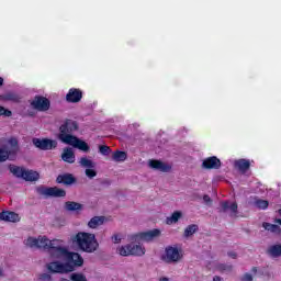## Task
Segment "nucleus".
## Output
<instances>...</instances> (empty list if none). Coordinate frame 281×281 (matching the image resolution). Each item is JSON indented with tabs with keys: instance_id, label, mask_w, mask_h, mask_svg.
<instances>
[{
	"instance_id": "1",
	"label": "nucleus",
	"mask_w": 281,
	"mask_h": 281,
	"mask_svg": "<svg viewBox=\"0 0 281 281\" xmlns=\"http://www.w3.org/2000/svg\"><path fill=\"white\" fill-rule=\"evenodd\" d=\"M78 128H80V126L77 121L67 119L64 124L59 126L58 139L61 140L63 144H68V146L82 150V153H89V144L77 136H74Z\"/></svg>"
},
{
	"instance_id": "2",
	"label": "nucleus",
	"mask_w": 281,
	"mask_h": 281,
	"mask_svg": "<svg viewBox=\"0 0 281 281\" xmlns=\"http://www.w3.org/2000/svg\"><path fill=\"white\" fill-rule=\"evenodd\" d=\"M72 241L86 254H93L100 247L98 239H95V234L91 233L79 232L74 236Z\"/></svg>"
},
{
	"instance_id": "3",
	"label": "nucleus",
	"mask_w": 281,
	"mask_h": 281,
	"mask_svg": "<svg viewBox=\"0 0 281 281\" xmlns=\"http://www.w3.org/2000/svg\"><path fill=\"white\" fill-rule=\"evenodd\" d=\"M183 258V252L178 247L168 246L165 249V254L161 255L162 262L166 265H177Z\"/></svg>"
},
{
	"instance_id": "4",
	"label": "nucleus",
	"mask_w": 281,
	"mask_h": 281,
	"mask_svg": "<svg viewBox=\"0 0 281 281\" xmlns=\"http://www.w3.org/2000/svg\"><path fill=\"white\" fill-rule=\"evenodd\" d=\"M160 236H161V231H159L158 228H154L151 231L132 234L128 236V238L132 243H139V240H144L145 243H150V240H155V238H159Z\"/></svg>"
},
{
	"instance_id": "5",
	"label": "nucleus",
	"mask_w": 281,
	"mask_h": 281,
	"mask_svg": "<svg viewBox=\"0 0 281 281\" xmlns=\"http://www.w3.org/2000/svg\"><path fill=\"white\" fill-rule=\"evenodd\" d=\"M49 254L52 258H57L60 260V258L67 259V256H69V250L66 247H63V240L59 239H53V243L49 245Z\"/></svg>"
},
{
	"instance_id": "6",
	"label": "nucleus",
	"mask_w": 281,
	"mask_h": 281,
	"mask_svg": "<svg viewBox=\"0 0 281 281\" xmlns=\"http://www.w3.org/2000/svg\"><path fill=\"white\" fill-rule=\"evenodd\" d=\"M117 254L120 256H144L146 254V249L137 244H127L125 246H121L117 248Z\"/></svg>"
},
{
	"instance_id": "7",
	"label": "nucleus",
	"mask_w": 281,
	"mask_h": 281,
	"mask_svg": "<svg viewBox=\"0 0 281 281\" xmlns=\"http://www.w3.org/2000/svg\"><path fill=\"white\" fill-rule=\"evenodd\" d=\"M37 192L42 196H52L54 199H63L67 196V191L65 189H60L58 187H38Z\"/></svg>"
},
{
	"instance_id": "8",
	"label": "nucleus",
	"mask_w": 281,
	"mask_h": 281,
	"mask_svg": "<svg viewBox=\"0 0 281 281\" xmlns=\"http://www.w3.org/2000/svg\"><path fill=\"white\" fill-rule=\"evenodd\" d=\"M54 243V240H49L47 237H29L25 240L26 247H36L37 249H47L49 251V246Z\"/></svg>"
},
{
	"instance_id": "9",
	"label": "nucleus",
	"mask_w": 281,
	"mask_h": 281,
	"mask_svg": "<svg viewBox=\"0 0 281 281\" xmlns=\"http://www.w3.org/2000/svg\"><path fill=\"white\" fill-rule=\"evenodd\" d=\"M33 146L40 150H54L58 147V142L49 138H33Z\"/></svg>"
},
{
	"instance_id": "10",
	"label": "nucleus",
	"mask_w": 281,
	"mask_h": 281,
	"mask_svg": "<svg viewBox=\"0 0 281 281\" xmlns=\"http://www.w3.org/2000/svg\"><path fill=\"white\" fill-rule=\"evenodd\" d=\"M50 273H71L74 268L69 263H60V261H53L47 265Z\"/></svg>"
},
{
	"instance_id": "11",
	"label": "nucleus",
	"mask_w": 281,
	"mask_h": 281,
	"mask_svg": "<svg viewBox=\"0 0 281 281\" xmlns=\"http://www.w3.org/2000/svg\"><path fill=\"white\" fill-rule=\"evenodd\" d=\"M31 106L35 109V111H49V106H52V102L49 99L43 95H35L31 101Z\"/></svg>"
},
{
	"instance_id": "12",
	"label": "nucleus",
	"mask_w": 281,
	"mask_h": 281,
	"mask_svg": "<svg viewBox=\"0 0 281 281\" xmlns=\"http://www.w3.org/2000/svg\"><path fill=\"white\" fill-rule=\"evenodd\" d=\"M66 265H69L70 267H72V271H76L78 267H82V265H85V259L80 254L70 251L66 256Z\"/></svg>"
},
{
	"instance_id": "13",
	"label": "nucleus",
	"mask_w": 281,
	"mask_h": 281,
	"mask_svg": "<svg viewBox=\"0 0 281 281\" xmlns=\"http://www.w3.org/2000/svg\"><path fill=\"white\" fill-rule=\"evenodd\" d=\"M82 100V90L78 88H70L66 94V102L69 104H78Z\"/></svg>"
},
{
	"instance_id": "14",
	"label": "nucleus",
	"mask_w": 281,
	"mask_h": 281,
	"mask_svg": "<svg viewBox=\"0 0 281 281\" xmlns=\"http://www.w3.org/2000/svg\"><path fill=\"white\" fill-rule=\"evenodd\" d=\"M221 165V159H218L216 156H212L203 160L202 168L205 170H218Z\"/></svg>"
},
{
	"instance_id": "15",
	"label": "nucleus",
	"mask_w": 281,
	"mask_h": 281,
	"mask_svg": "<svg viewBox=\"0 0 281 281\" xmlns=\"http://www.w3.org/2000/svg\"><path fill=\"white\" fill-rule=\"evenodd\" d=\"M149 167H151L153 170H159V172H170V170H172V166L157 159L149 160Z\"/></svg>"
},
{
	"instance_id": "16",
	"label": "nucleus",
	"mask_w": 281,
	"mask_h": 281,
	"mask_svg": "<svg viewBox=\"0 0 281 281\" xmlns=\"http://www.w3.org/2000/svg\"><path fill=\"white\" fill-rule=\"evenodd\" d=\"M78 180L71 173H63L57 176L56 183H63V186H74Z\"/></svg>"
},
{
	"instance_id": "17",
	"label": "nucleus",
	"mask_w": 281,
	"mask_h": 281,
	"mask_svg": "<svg viewBox=\"0 0 281 281\" xmlns=\"http://www.w3.org/2000/svg\"><path fill=\"white\" fill-rule=\"evenodd\" d=\"M0 221H7L8 223H19L21 217L19 214L12 211H3L0 213Z\"/></svg>"
},
{
	"instance_id": "18",
	"label": "nucleus",
	"mask_w": 281,
	"mask_h": 281,
	"mask_svg": "<svg viewBox=\"0 0 281 281\" xmlns=\"http://www.w3.org/2000/svg\"><path fill=\"white\" fill-rule=\"evenodd\" d=\"M223 212L231 211V216H236L238 214V204L236 202L229 203L227 201L221 203Z\"/></svg>"
},
{
	"instance_id": "19",
	"label": "nucleus",
	"mask_w": 281,
	"mask_h": 281,
	"mask_svg": "<svg viewBox=\"0 0 281 281\" xmlns=\"http://www.w3.org/2000/svg\"><path fill=\"white\" fill-rule=\"evenodd\" d=\"M61 159L63 161H66V164H75L76 155L74 154V150L71 148H66L61 154Z\"/></svg>"
},
{
	"instance_id": "20",
	"label": "nucleus",
	"mask_w": 281,
	"mask_h": 281,
	"mask_svg": "<svg viewBox=\"0 0 281 281\" xmlns=\"http://www.w3.org/2000/svg\"><path fill=\"white\" fill-rule=\"evenodd\" d=\"M9 171L13 177H16V179H23V175L25 173V168L19 167L16 165H9L8 166Z\"/></svg>"
},
{
	"instance_id": "21",
	"label": "nucleus",
	"mask_w": 281,
	"mask_h": 281,
	"mask_svg": "<svg viewBox=\"0 0 281 281\" xmlns=\"http://www.w3.org/2000/svg\"><path fill=\"white\" fill-rule=\"evenodd\" d=\"M8 144L10 146L8 150L16 158V154L19 153V139L11 137L8 139Z\"/></svg>"
},
{
	"instance_id": "22",
	"label": "nucleus",
	"mask_w": 281,
	"mask_h": 281,
	"mask_svg": "<svg viewBox=\"0 0 281 281\" xmlns=\"http://www.w3.org/2000/svg\"><path fill=\"white\" fill-rule=\"evenodd\" d=\"M22 179H24V181H38V179H41V175H38L36 171L24 169Z\"/></svg>"
},
{
	"instance_id": "23",
	"label": "nucleus",
	"mask_w": 281,
	"mask_h": 281,
	"mask_svg": "<svg viewBox=\"0 0 281 281\" xmlns=\"http://www.w3.org/2000/svg\"><path fill=\"white\" fill-rule=\"evenodd\" d=\"M235 168H238L240 172H247V170L251 168V162L247 159H239L235 161Z\"/></svg>"
},
{
	"instance_id": "24",
	"label": "nucleus",
	"mask_w": 281,
	"mask_h": 281,
	"mask_svg": "<svg viewBox=\"0 0 281 281\" xmlns=\"http://www.w3.org/2000/svg\"><path fill=\"white\" fill-rule=\"evenodd\" d=\"M100 225H104V216H94L88 222L90 229H95L100 227Z\"/></svg>"
},
{
	"instance_id": "25",
	"label": "nucleus",
	"mask_w": 281,
	"mask_h": 281,
	"mask_svg": "<svg viewBox=\"0 0 281 281\" xmlns=\"http://www.w3.org/2000/svg\"><path fill=\"white\" fill-rule=\"evenodd\" d=\"M8 159L14 161V159L16 158L12 155L10 150L0 148V161H8Z\"/></svg>"
},
{
	"instance_id": "26",
	"label": "nucleus",
	"mask_w": 281,
	"mask_h": 281,
	"mask_svg": "<svg viewBox=\"0 0 281 281\" xmlns=\"http://www.w3.org/2000/svg\"><path fill=\"white\" fill-rule=\"evenodd\" d=\"M3 100H5L7 102L19 103V102H21V97L18 93H14V92H7L3 95Z\"/></svg>"
},
{
	"instance_id": "27",
	"label": "nucleus",
	"mask_w": 281,
	"mask_h": 281,
	"mask_svg": "<svg viewBox=\"0 0 281 281\" xmlns=\"http://www.w3.org/2000/svg\"><path fill=\"white\" fill-rule=\"evenodd\" d=\"M127 157L128 155L126 154V151L122 150H116L112 155L113 161H126Z\"/></svg>"
},
{
	"instance_id": "28",
	"label": "nucleus",
	"mask_w": 281,
	"mask_h": 281,
	"mask_svg": "<svg viewBox=\"0 0 281 281\" xmlns=\"http://www.w3.org/2000/svg\"><path fill=\"white\" fill-rule=\"evenodd\" d=\"M65 207L68 212H76L78 210H82V204L78 202L68 201L65 203Z\"/></svg>"
},
{
	"instance_id": "29",
	"label": "nucleus",
	"mask_w": 281,
	"mask_h": 281,
	"mask_svg": "<svg viewBox=\"0 0 281 281\" xmlns=\"http://www.w3.org/2000/svg\"><path fill=\"white\" fill-rule=\"evenodd\" d=\"M268 252L270 254V256H272V258H280V256H281V245L277 244V245L271 246L268 249Z\"/></svg>"
},
{
	"instance_id": "30",
	"label": "nucleus",
	"mask_w": 281,
	"mask_h": 281,
	"mask_svg": "<svg viewBox=\"0 0 281 281\" xmlns=\"http://www.w3.org/2000/svg\"><path fill=\"white\" fill-rule=\"evenodd\" d=\"M262 227L267 232H272V234H276V233L280 232V226L277 225V224H271V223H268V222H263Z\"/></svg>"
},
{
	"instance_id": "31",
	"label": "nucleus",
	"mask_w": 281,
	"mask_h": 281,
	"mask_svg": "<svg viewBox=\"0 0 281 281\" xmlns=\"http://www.w3.org/2000/svg\"><path fill=\"white\" fill-rule=\"evenodd\" d=\"M198 229H199V226L196 224H191L184 229V236L187 238H190V236H193Z\"/></svg>"
},
{
	"instance_id": "32",
	"label": "nucleus",
	"mask_w": 281,
	"mask_h": 281,
	"mask_svg": "<svg viewBox=\"0 0 281 281\" xmlns=\"http://www.w3.org/2000/svg\"><path fill=\"white\" fill-rule=\"evenodd\" d=\"M181 216H182L181 212L179 211L173 212L170 217H167V225H172V223H178Z\"/></svg>"
},
{
	"instance_id": "33",
	"label": "nucleus",
	"mask_w": 281,
	"mask_h": 281,
	"mask_svg": "<svg viewBox=\"0 0 281 281\" xmlns=\"http://www.w3.org/2000/svg\"><path fill=\"white\" fill-rule=\"evenodd\" d=\"M80 166H82L83 168H94L95 167V162H93L91 159L87 158V157H82L79 161Z\"/></svg>"
},
{
	"instance_id": "34",
	"label": "nucleus",
	"mask_w": 281,
	"mask_h": 281,
	"mask_svg": "<svg viewBox=\"0 0 281 281\" xmlns=\"http://www.w3.org/2000/svg\"><path fill=\"white\" fill-rule=\"evenodd\" d=\"M255 205L258 210H267V207H269V201L259 199L255 201Z\"/></svg>"
},
{
	"instance_id": "35",
	"label": "nucleus",
	"mask_w": 281,
	"mask_h": 281,
	"mask_svg": "<svg viewBox=\"0 0 281 281\" xmlns=\"http://www.w3.org/2000/svg\"><path fill=\"white\" fill-rule=\"evenodd\" d=\"M70 280L71 281H88L87 277L85 274L78 273V272L71 273Z\"/></svg>"
},
{
	"instance_id": "36",
	"label": "nucleus",
	"mask_w": 281,
	"mask_h": 281,
	"mask_svg": "<svg viewBox=\"0 0 281 281\" xmlns=\"http://www.w3.org/2000/svg\"><path fill=\"white\" fill-rule=\"evenodd\" d=\"M4 117H12V111L5 109L4 106L0 105V116Z\"/></svg>"
},
{
	"instance_id": "37",
	"label": "nucleus",
	"mask_w": 281,
	"mask_h": 281,
	"mask_svg": "<svg viewBox=\"0 0 281 281\" xmlns=\"http://www.w3.org/2000/svg\"><path fill=\"white\" fill-rule=\"evenodd\" d=\"M99 151L101 153V155H109L111 153V147L106 146V145H101L99 146Z\"/></svg>"
},
{
	"instance_id": "38",
	"label": "nucleus",
	"mask_w": 281,
	"mask_h": 281,
	"mask_svg": "<svg viewBox=\"0 0 281 281\" xmlns=\"http://www.w3.org/2000/svg\"><path fill=\"white\" fill-rule=\"evenodd\" d=\"M86 176L88 179H93V177H98V172L93 169H86Z\"/></svg>"
},
{
	"instance_id": "39",
	"label": "nucleus",
	"mask_w": 281,
	"mask_h": 281,
	"mask_svg": "<svg viewBox=\"0 0 281 281\" xmlns=\"http://www.w3.org/2000/svg\"><path fill=\"white\" fill-rule=\"evenodd\" d=\"M217 269L220 271H232L233 267L229 265L222 263L217 266Z\"/></svg>"
},
{
	"instance_id": "40",
	"label": "nucleus",
	"mask_w": 281,
	"mask_h": 281,
	"mask_svg": "<svg viewBox=\"0 0 281 281\" xmlns=\"http://www.w3.org/2000/svg\"><path fill=\"white\" fill-rule=\"evenodd\" d=\"M241 281H254V277L251 276V274H249V273H245L243 277H241V279H240Z\"/></svg>"
},
{
	"instance_id": "41",
	"label": "nucleus",
	"mask_w": 281,
	"mask_h": 281,
	"mask_svg": "<svg viewBox=\"0 0 281 281\" xmlns=\"http://www.w3.org/2000/svg\"><path fill=\"white\" fill-rule=\"evenodd\" d=\"M112 241L114 243V245H117V244L122 243V238H120V236H117V235H113Z\"/></svg>"
},
{
	"instance_id": "42",
	"label": "nucleus",
	"mask_w": 281,
	"mask_h": 281,
	"mask_svg": "<svg viewBox=\"0 0 281 281\" xmlns=\"http://www.w3.org/2000/svg\"><path fill=\"white\" fill-rule=\"evenodd\" d=\"M227 256H228L229 258H233V260H236V258H238V255H237L235 251H228V252H227Z\"/></svg>"
},
{
	"instance_id": "43",
	"label": "nucleus",
	"mask_w": 281,
	"mask_h": 281,
	"mask_svg": "<svg viewBox=\"0 0 281 281\" xmlns=\"http://www.w3.org/2000/svg\"><path fill=\"white\" fill-rule=\"evenodd\" d=\"M203 201H204V203H212V198H210V195L205 194V195H203Z\"/></svg>"
},
{
	"instance_id": "44",
	"label": "nucleus",
	"mask_w": 281,
	"mask_h": 281,
	"mask_svg": "<svg viewBox=\"0 0 281 281\" xmlns=\"http://www.w3.org/2000/svg\"><path fill=\"white\" fill-rule=\"evenodd\" d=\"M213 281H223V278H221V277H218V276H215V277L213 278Z\"/></svg>"
},
{
	"instance_id": "45",
	"label": "nucleus",
	"mask_w": 281,
	"mask_h": 281,
	"mask_svg": "<svg viewBox=\"0 0 281 281\" xmlns=\"http://www.w3.org/2000/svg\"><path fill=\"white\" fill-rule=\"evenodd\" d=\"M251 271H252V273H258V267H252Z\"/></svg>"
},
{
	"instance_id": "46",
	"label": "nucleus",
	"mask_w": 281,
	"mask_h": 281,
	"mask_svg": "<svg viewBox=\"0 0 281 281\" xmlns=\"http://www.w3.org/2000/svg\"><path fill=\"white\" fill-rule=\"evenodd\" d=\"M274 223H278V225H281V218H276Z\"/></svg>"
},
{
	"instance_id": "47",
	"label": "nucleus",
	"mask_w": 281,
	"mask_h": 281,
	"mask_svg": "<svg viewBox=\"0 0 281 281\" xmlns=\"http://www.w3.org/2000/svg\"><path fill=\"white\" fill-rule=\"evenodd\" d=\"M159 281H170V280L166 277H162V278L159 279Z\"/></svg>"
},
{
	"instance_id": "48",
	"label": "nucleus",
	"mask_w": 281,
	"mask_h": 281,
	"mask_svg": "<svg viewBox=\"0 0 281 281\" xmlns=\"http://www.w3.org/2000/svg\"><path fill=\"white\" fill-rule=\"evenodd\" d=\"M0 87H3V78L0 77Z\"/></svg>"
},
{
	"instance_id": "49",
	"label": "nucleus",
	"mask_w": 281,
	"mask_h": 281,
	"mask_svg": "<svg viewBox=\"0 0 281 281\" xmlns=\"http://www.w3.org/2000/svg\"><path fill=\"white\" fill-rule=\"evenodd\" d=\"M47 277V274H42V278H46Z\"/></svg>"
},
{
	"instance_id": "50",
	"label": "nucleus",
	"mask_w": 281,
	"mask_h": 281,
	"mask_svg": "<svg viewBox=\"0 0 281 281\" xmlns=\"http://www.w3.org/2000/svg\"><path fill=\"white\" fill-rule=\"evenodd\" d=\"M1 273H2V271H1V269H0V276H1Z\"/></svg>"
},
{
	"instance_id": "51",
	"label": "nucleus",
	"mask_w": 281,
	"mask_h": 281,
	"mask_svg": "<svg viewBox=\"0 0 281 281\" xmlns=\"http://www.w3.org/2000/svg\"><path fill=\"white\" fill-rule=\"evenodd\" d=\"M63 281H68L67 279H64Z\"/></svg>"
}]
</instances>
